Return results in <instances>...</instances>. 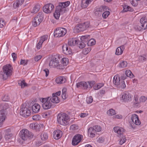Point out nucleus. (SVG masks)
<instances>
[{
    "instance_id": "34",
    "label": "nucleus",
    "mask_w": 147,
    "mask_h": 147,
    "mask_svg": "<svg viewBox=\"0 0 147 147\" xmlns=\"http://www.w3.org/2000/svg\"><path fill=\"white\" fill-rule=\"evenodd\" d=\"M41 140L43 141L47 140L48 138L47 134L46 133H42L40 135Z\"/></svg>"
},
{
    "instance_id": "46",
    "label": "nucleus",
    "mask_w": 147,
    "mask_h": 147,
    "mask_svg": "<svg viewBox=\"0 0 147 147\" xmlns=\"http://www.w3.org/2000/svg\"><path fill=\"white\" fill-rule=\"evenodd\" d=\"M110 13L109 11H107L104 12L102 14V17L105 18H107Z\"/></svg>"
},
{
    "instance_id": "18",
    "label": "nucleus",
    "mask_w": 147,
    "mask_h": 147,
    "mask_svg": "<svg viewBox=\"0 0 147 147\" xmlns=\"http://www.w3.org/2000/svg\"><path fill=\"white\" fill-rule=\"evenodd\" d=\"M53 137L56 140L60 138L62 136V132L59 130H57L54 131Z\"/></svg>"
},
{
    "instance_id": "57",
    "label": "nucleus",
    "mask_w": 147,
    "mask_h": 147,
    "mask_svg": "<svg viewBox=\"0 0 147 147\" xmlns=\"http://www.w3.org/2000/svg\"><path fill=\"white\" fill-rule=\"evenodd\" d=\"M147 98L145 97L144 96H141L140 99V102H144L146 100Z\"/></svg>"
},
{
    "instance_id": "19",
    "label": "nucleus",
    "mask_w": 147,
    "mask_h": 147,
    "mask_svg": "<svg viewBox=\"0 0 147 147\" xmlns=\"http://www.w3.org/2000/svg\"><path fill=\"white\" fill-rule=\"evenodd\" d=\"M2 106L3 107V109L0 111H2L3 113H4L5 114V117H6V115L7 114L6 110L9 108V106L8 103H4L2 104ZM1 115H4L3 113Z\"/></svg>"
},
{
    "instance_id": "36",
    "label": "nucleus",
    "mask_w": 147,
    "mask_h": 147,
    "mask_svg": "<svg viewBox=\"0 0 147 147\" xmlns=\"http://www.w3.org/2000/svg\"><path fill=\"white\" fill-rule=\"evenodd\" d=\"M107 114L110 116H112L115 115L116 113L115 110L111 109L109 110L107 112Z\"/></svg>"
},
{
    "instance_id": "29",
    "label": "nucleus",
    "mask_w": 147,
    "mask_h": 147,
    "mask_svg": "<svg viewBox=\"0 0 147 147\" xmlns=\"http://www.w3.org/2000/svg\"><path fill=\"white\" fill-rule=\"evenodd\" d=\"M90 1L88 0L85 1L82 0L81 2V6L83 8H85L87 7Z\"/></svg>"
},
{
    "instance_id": "55",
    "label": "nucleus",
    "mask_w": 147,
    "mask_h": 147,
    "mask_svg": "<svg viewBox=\"0 0 147 147\" xmlns=\"http://www.w3.org/2000/svg\"><path fill=\"white\" fill-rule=\"evenodd\" d=\"M78 128V126L76 125H72L70 127V129L73 130L77 129Z\"/></svg>"
},
{
    "instance_id": "51",
    "label": "nucleus",
    "mask_w": 147,
    "mask_h": 147,
    "mask_svg": "<svg viewBox=\"0 0 147 147\" xmlns=\"http://www.w3.org/2000/svg\"><path fill=\"white\" fill-rule=\"evenodd\" d=\"M31 125H33L34 129L36 130L38 129L40 127L39 125L36 123L31 124Z\"/></svg>"
},
{
    "instance_id": "44",
    "label": "nucleus",
    "mask_w": 147,
    "mask_h": 147,
    "mask_svg": "<svg viewBox=\"0 0 147 147\" xmlns=\"http://www.w3.org/2000/svg\"><path fill=\"white\" fill-rule=\"evenodd\" d=\"M28 60H27L22 59H21L20 62V65H25L27 64V63Z\"/></svg>"
},
{
    "instance_id": "54",
    "label": "nucleus",
    "mask_w": 147,
    "mask_h": 147,
    "mask_svg": "<svg viewBox=\"0 0 147 147\" xmlns=\"http://www.w3.org/2000/svg\"><path fill=\"white\" fill-rule=\"evenodd\" d=\"M120 87L122 88H125L126 85L124 81H121Z\"/></svg>"
},
{
    "instance_id": "42",
    "label": "nucleus",
    "mask_w": 147,
    "mask_h": 147,
    "mask_svg": "<svg viewBox=\"0 0 147 147\" xmlns=\"http://www.w3.org/2000/svg\"><path fill=\"white\" fill-rule=\"evenodd\" d=\"M90 50L91 48L88 47L87 49L86 48L84 49L82 51V53L84 54H86L88 53Z\"/></svg>"
},
{
    "instance_id": "26",
    "label": "nucleus",
    "mask_w": 147,
    "mask_h": 147,
    "mask_svg": "<svg viewBox=\"0 0 147 147\" xmlns=\"http://www.w3.org/2000/svg\"><path fill=\"white\" fill-rule=\"evenodd\" d=\"M24 0H17L13 4V7L15 8H18L24 2Z\"/></svg>"
},
{
    "instance_id": "14",
    "label": "nucleus",
    "mask_w": 147,
    "mask_h": 147,
    "mask_svg": "<svg viewBox=\"0 0 147 147\" xmlns=\"http://www.w3.org/2000/svg\"><path fill=\"white\" fill-rule=\"evenodd\" d=\"M82 138V135L79 134H76L73 138L72 145L74 146L77 145L81 141Z\"/></svg>"
},
{
    "instance_id": "15",
    "label": "nucleus",
    "mask_w": 147,
    "mask_h": 147,
    "mask_svg": "<svg viewBox=\"0 0 147 147\" xmlns=\"http://www.w3.org/2000/svg\"><path fill=\"white\" fill-rule=\"evenodd\" d=\"M54 8L53 5L51 3H49L45 5L43 7V10L46 13H51Z\"/></svg>"
},
{
    "instance_id": "53",
    "label": "nucleus",
    "mask_w": 147,
    "mask_h": 147,
    "mask_svg": "<svg viewBox=\"0 0 147 147\" xmlns=\"http://www.w3.org/2000/svg\"><path fill=\"white\" fill-rule=\"evenodd\" d=\"M140 60L142 61H144L147 59V56L145 55V57L142 56H140Z\"/></svg>"
},
{
    "instance_id": "21",
    "label": "nucleus",
    "mask_w": 147,
    "mask_h": 147,
    "mask_svg": "<svg viewBox=\"0 0 147 147\" xmlns=\"http://www.w3.org/2000/svg\"><path fill=\"white\" fill-rule=\"evenodd\" d=\"M77 88H81L84 89H87L88 88V85L86 82H81L78 83L76 84Z\"/></svg>"
},
{
    "instance_id": "60",
    "label": "nucleus",
    "mask_w": 147,
    "mask_h": 147,
    "mask_svg": "<svg viewBox=\"0 0 147 147\" xmlns=\"http://www.w3.org/2000/svg\"><path fill=\"white\" fill-rule=\"evenodd\" d=\"M12 136V134H6L5 136V137L6 139H8Z\"/></svg>"
},
{
    "instance_id": "13",
    "label": "nucleus",
    "mask_w": 147,
    "mask_h": 147,
    "mask_svg": "<svg viewBox=\"0 0 147 147\" xmlns=\"http://www.w3.org/2000/svg\"><path fill=\"white\" fill-rule=\"evenodd\" d=\"M67 30L66 29L62 28H59L56 29L54 33L55 37H60L62 36L66 33Z\"/></svg>"
},
{
    "instance_id": "27",
    "label": "nucleus",
    "mask_w": 147,
    "mask_h": 147,
    "mask_svg": "<svg viewBox=\"0 0 147 147\" xmlns=\"http://www.w3.org/2000/svg\"><path fill=\"white\" fill-rule=\"evenodd\" d=\"M88 132L91 138H93L95 136L96 133L95 129L92 127H90L88 130Z\"/></svg>"
},
{
    "instance_id": "22",
    "label": "nucleus",
    "mask_w": 147,
    "mask_h": 147,
    "mask_svg": "<svg viewBox=\"0 0 147 147\" xmlns=\"http://www.w3.org/2000/svg\"><path fill=\"white\" fill-rule=\"evenodd\" d=\"M32 109L33 112L36 113L39 111L40 109V106L38 104L35 103L32 105Z\"/></svg>"
},
{
    "instance_id": "9",
    "label": "nucleus",
    "mask_w": 147,
    "mask_h": 147,
    "mask_svg": "<svg viewBox=\"0 0 147 147\" xmlns=\"http://www.w3.org/2000/svg\"><path fill=\"white\" fill-rule=\"evenodd\" d=\"M89 23L88 22H85L82 24H79L75 26L74 28L75 32H79L83 31L88 28L89 27Z\"/></svg>"
},
{
    "instance_id": "62",
    "label": "nucleus",
    "mask_w": 147,
    "mask_h": 147,
    "mask_svg": "<svg viewBox=\"0 0 147 147\" xmlns=\"http://www.w3.org/2000/svg\"><path fill=\"white\" fill-rule=\"evenodd\" d=\"M39 116L38 115H34L32 117V119L34 120H37L39 119Z\"/></svg>"
},
{
    "instance_id": "23",
    "label": "nucleus",
    "mask_w": 147,
    "mask_h": 147,
    "mask_svg": "<svg viewBox=\"0 0 147 147\" xmlns=\"http://www.w3.org/2000/svg\"><path fill=\"white\" fill-rule=\"evenodd\" d=\"M78 41L75 38L70 39L68 40V45L72 46L76 45H78Z\"/></svg>"
},
{
    "instance_id": "49",
    "label": "nucleus",
    "mask_w": 147,
    "mask_h": 147,
    "mask_svg": "<svg viewBox=\"0 0 147 147\" xmlns=\"http://www.w3.org/2000/svg\"><path fill=\"white\" fill-rule=\"evenodd\" d=\"M9 96L8 95H5L2 98V100L4 101H7L9 100Z\"/></svg>"
},
{
    "instance_id": "30",
    "label": "nucleus",
    "mask_w": 147,
    "mask_h": 147,
    "mask_svg": "<svg viewBox=\"0 0 147 147\" xmlns=\"http://www.w3.org/2000/svg\"><path fill=\"white\" fill-rule=\"evenodd\" d=\"M3 113L4 115L5 114L2 111H0V127H1L3 124V122L4 121L5 119V115H1L2 113Z\"/></svg>"
},
{
    "instance_id": "7",
    "label": "nucleus",
    "mask_w": 147,
    "mask_h": 147,
    "mask_svg": "<svg viewBox=\"0 0 147 147\" xmlns=\"http://www.w3.org/2000/svg\"><path fill=\"white\" fill-rule=\"evenodd\" d=\"M114 131L118 134V136L121 138L119 142L120 144L122 145L126 141L125 137L123 136L124 129L122 127H117L113 128Z\"/></svg>"
},
{
    "instance_id": "33",
    "label": "nucleus",
    "mask_w": 147,
    "mask_h": 147,
    "mask_svg": "<svg viewBox=\"0 0 147 147\" xmlns=\"http://www.w3.org/2000/svg\"><path fill=\"white\" fill-rule=\"evenodd\" d=\"M125 74L126 75V76L128 77H129L130 78H132L134 76L133 74H132L131 71L129 70H126L125 71Z\"/></svg>"
},
{
    "instance_id": "16",
    "label": "nucleus",
    "mask_w": 147,
    "mask_h": 147,
    "mask_svg": "<svg viewBox=\"0 0 147 147\" xmlns=\"http://www.w3.org/2000/svg\"><path fill=\"white\" fill-rule=\"evenodd\" d=\"M122 98L123 101L125 102L130 101L131 99V95L128 92H125Z\"/></svg>"
},
{
    "instance_id": "40",
    "label": "nucleus",
    "mask_w": 147,
    "mask_h": 147,
    "mask_svg": "<svg viewBox=\"0 0 147 147\" xmlns=\"http://www.w3.org/2000/svg\"><path fill=\"white\" fill-rule=\"evenodd\" d=\"M131 4L133 6H136L138 4V1H140V0H129Z\"/></svg>"
},
{
    "instance_id": "47",
    "label": "nucleus",
    "mask_w": 147,
    "mask_h": 147,
    "mask_svg": "<svg viewBox=\"0 0 147 147\" xmlns=\"http://www.w3.org/2000/svg\"><path fill=\"white\" fill-rule=\"evenodd\" d=\"M47 36L46 35L43 36L41 37L40 41L41 42V44H42L43 42H44L47 39Z\"/></svg>"
},
{
    "instance_id": "8",
    "label": "nucleus",
    "mask_w": 147,
    "mask_h": 147,
    "mask_svg": "<svg viewBox=\"0 0 147 147\" xmlns=\"http://www.w3.org/2000/svg\"><path fill=\"white\" fill-rule=\"evenodd\" d=\"M29 107L26 103L23 104L22 105L21 111L20 113V115H23L24 117H27L30 115L31 112L28 109Z\"/></svg>"
},
{
    "instance_id": "25",
    "label": "nucleus",
    "mask_w": 147,
    "mask_h": 147,
    "mask_svg": "<svg viewBox=\"0 0 147 147\" xmlns=\"http://www.w3.org/2000/svg\"><path fill=\"white\" fill-rule=\"evenodd\" d=\"M66 81L65 78L63 76H60L56 78V82L57 84H63L65 83Z\"/></svg>"
},
{
    "instance_id": "45",
    "label": "nucleus",
    "mask_w": 147,
    "mask_h": 147,
    "mask_svg": "<svg viewBox=\"0 0 147 147\" xmlns=\"http://www.w3.org/2000/svg\"><path fill=\"white\" fill-rule=\"evenodd\" d=\"M93 101V99L91 96L87 98L86 101L88 104L91 103Z\"/></svg>"
},
{
    "instance_id": "52",
    "label": "nucleus",
    "mask_w": 147,
    "mask_h": 147,
    "mask_svg": "<svg viewBox=\"0 0 147 147\" xmlns=\"http://www.w3.org/2000/svg\"><path fill=\"white\" fill-rule=\"evenodd\" d=\"M95 128L94 129H95V132L100 131L101 130V127L100 126H98V125L95 126Z\"/></svg>"
},
{
    "instance_id": "2",
    "label": "nucleus",
    "mask_w": 147,
    "mask_h": 147,
    "mask_svg": "<svg viewBox=\"0 0 147 147\" xmlns=\"http://www.w3.org/2000/svg\"><path fill=\"white\" fill-rule=\"evenodd\" d=\"M70 4L69 1L60 3L59 5L56 7L54 16L57 19H58L61 14H62L67 11L66 7Z\"/></svg>"
},
{
    "instance_id": "43",
    "label": "nucleus",
    "mask_w": 147,
    "mask_h": 147,
    "mask_svg": "<svg viewBox=\"0 0 147 147\" xmlns=\"http://www.w3.org/2000/svg\"><path fill=\"white\" fill-rule=\"evenodd\" d=\"M146 21L147 19L146 17H144L141 18L140 20V22L141 25L143 24L146 22ZM145 23H146L145 22Z\"/></svg>"
},
{
    "instance_id": "48",
    "label": "nucleus",
    "mask_w": 147,
    "mask_h": 147,
    "mask_svg": "<svg viewBox=\"0 0 147 147\" xmlns=\"http://www.w3.org/2000/svg\"><path fill=\"white\" fill-rule=\"evenodd\" d=\"M134 28L136 30L139 31H141L143 29L142 27H141L138 25H135L134 27Z\"/></svg>"
},
{
    "instance_id": "61",
    "label": "nucleus",
    "mask_w": 147,
    "mask_h": 147,
    "mask_svg": "<svg viewBox=\"0 0 147 147\" xmlns=\"http://www.w3.org/2000/svg\"><path fill=\"white\" fill-rule=\"evenodd\" d=\"M43 71L45 73V76L46 77H47L48 76L49 73V69H45L43 70Z\"/></svg>"
},
{
    "instance_id": "6",
    "label": "nucleus",
    "mask_w": 147,
    "mask_h": 147,
    "mask_svg": "<svg viewBox=\"0 0 147 147\" xmlns=\"http://www.w3.org/2000/svg\"><path fill=\"white\" fill-rule=\"evenodd\" d=\"M20 137L24 140L30 139L33 136V134L27 129H23L20 133Z\"/></svg>"
},
{
    "instance_id": "12",
    "label": "nucleus",
    "mask_w": 147,
    "mask_h": 147,
    "mask_svg": "<svg viewBox=\"0 0 147 147\" xmlns=\"http://www.w3.org/2000/svg\"><path fill=\"white\" fill-rule=\"evenodd\" d=\"M43 18V14L42 12H39L37 16L35 17L33 21V25L36 27L42 22Z\"/></svg>"
},
{
    "instance_id": "17",
    "label": "nucleus",
    "mask_w": 147,
    "mask_h": 147,
    "mask_svg": "<svg viewBox=\"0 0 147 147\" xmlns=\"http://www.w3.org/2000/svg\"><path fill=\"white\" fill-rule=\"evenodd\" d=\"M63 51V53L66 55H69L72 53L71 49H68V45L67 44L63 45L62 47Z\"/></svg>"
},
{
    "instance_id": "35",
    "label": "nucleus",
    "mask_w": 147,
    "mask_h": 147,
    "mask_svg": "<svg viewBox=\"0 0 147 147\" xmlns=\"http://www.w3.org/2000/svg\"><path fill=\"white\" fill-rule=\"evenodd\" d=\"M96 43V41L95 40L93 39H89L88 40V41L87 43L88 45L89 46L90 45H94Z\"/></svg>"
},
{
    "instance_id": "58",
    "label": "nucleus",
    "mask_w": 147,
    "mask_h": 147,
    "mask_svg": "<svg viewBox=\"0 0 147 147\" xmlns=\"http://www.w3.org/2000/svg\"><path fill=\"white\" fill-rule=\"evenodd\" d=\"M146 23H145V22H144L143 24L141 25L142 27L143 28V29L145 30L147 29V22L146 21Z\"/></svg>"
},
{
    "instance_id": "20",
    "label": "nucleus",
    "mask_w": 147,
    "mask_h": 147,
    "mask_svg": "<svg viewBox=\"0 0 147 147\" xmlns=\"http://www.w3.org/2000/svg\"><path fill=\"white\" fill-rule=\"evenodd\" d=\"M113 83L117 86H118L120 84V77L118 75L114 76L113 78Z\"/></svg>"
},
{
    "instance_id": "38",
    "label": "nucleus",
    "mask_w": 147,
    "mask_h": 147,
    "mask_svg": "<svg viewBox=\"0 0 147 147\" xmlns=\"http://www.w3.org/2000/svg\"><path fill=\"white\" fill-rule=\"evenodd\" d=\"M104 84L103 83H99L96 85H95V86L93 87V88L94 89L98 90Z\"/></svg>"
},
{
    "instance_id": "50",
    "label": "nucleus",
    "mask_w": 147,
    "mask_h": 147,
    "mask_svg": "<svg viewBox=\"0 0 147 147\" xmlns=\"http://www.w3.org/2000/svg\"><path fill=\"white\" fill-rule=\"evenodd\" d=\"M19 84L21 86L22 88H24L26 86L27 84L24 81H21L20 83H19Z\"/></svg>"
},
{
    "instance_id": "1",
    "label": "nucleus",
    "mask_w": 147,
    "mask_h": 147,
    "mask_svg": "<svg viewBox=\"0 0 147 147\" xmlns=\"http://www.w3.org/2000/svg\"><path fill=\"white\" fill-rule=\"evenodd\" d=\"M40 101L43 103L42 107L44 109L47 110L54 107L53 103H57L60 101L59 98L55 93H53L52 97H48L47 98H40Z\"/></svg>"
},
{
    "instance_id": "11",
    "label": "nucleus",
    "mask_w": 147,
    "mask_h": 147,
    "mask_svg": "<svg viewBox=\"0 0 147 147\" xmlns=\"http://www.w3.org/2000/svg\"><path fill=\"white\" fill-rule=\"evenodd\" d=\"M131 121L130 122V126L133 128H135L136 125H139L141 122L139 120L138 116L136 114H134L131 116Z\"/></svg>"
},
{
    "instance_id": "24",
    "label": "nucleus",
    "mask_w": 147,
    "mask_h": 147,
    "mask_svg": "<svg viewBox=\"0 0 147 147\" xmlns=\"http://www.w3.org/2000/svg\"><path fill=\"white\" fill-rule=\"evenodd\" d=\"M125 49L124 45H122L118 47L116 50L115 54L117 55H121Z\"/></svg>"
},
{
    "instance_id": "28",
    "label": "nucleus",
    "mask_w": 147,
    "mask_h": 147,
    "mask_svg": "<svg viewBox=\"0 0 147 147\" xmlns=\"http://www.w3.org/2000/svg\"><path fill=\"white\" fill-rule=\"evenodd\" d=\"M1 53L3 55H5L7 53L8 49V46L7 45H4L2 48Z\"/></svg>"
},
{
    "instance_id": "4",
    "label": "nucleus",
    "mask_w": 147,
    "mask_h": 147,
    "mask_svg": "<svg viewBox=\"0 0 147 147\" xmlns=\"http://www.w3.org/2000/svg\"><path fill=\"white\" fill-rule=\"evenodd\" d=\"M69 117L65 113H59L57 116L58 123L62 125H66L68 124Z\"/></svg>"
},
{
    "instance_id": "37",
    "label": "nucleus",
    "mask_w": 147,
    "mask_h": 147,
    "mask_svg": "<svg viewBox=\"0 0 147 147\" xmlns=\"http://www.w3.org/2000/svg\"><path fill=\"white\" fill-rule=\"evenodd\" d=\"M39 6L38 5H36L34 7L33 10L31 11V12L36 13L39 11Z\"/></svg>"
},
{
    "instance_id": "64",
    "label": "nucleus",
    "mask_w": 147,
    "mask_h": 147,
    "mask_svg": "<svg viewBox=\"0 0 147 147\" xmlns=\"http://www.w3.org/2000/svg\"><path fill=\"white\" fill-rule=\"evenodd\" d=\"M42 45V44H41V42L39 41V42L37 45V48L38 49H40V48L41 47Z\"/></svg>"
},
{
    "instance_id": "32",
    "label": "nucleus",
    "mask_w": 147,
    "mask_h": 147,
    "mask_svg": "<svg viewBox=\"0 0 147 147\" xmlns=\"http://www.w3.org/2000/svg\"><path fill=\"white\" fill-rule=\"evenodd\" d=\"M123 10L122 11V12H127L128 11H133V9H132L131 7H130L129 6L125 5L123 6Z\"/></svg>"
},
{
    "instance_id": "63",
    "label": "nucleus",
    "mask_w": 147,
    "mask_h": 147,
    "mask_svg": "<svg viewBox=\"0 0 147 147\" xmlns=\"http://www.w3.org/2000/svg\"><path fill=\"white\" fill-rule=\"evenodd\" d=\"M88 115V114L87 113H81L80 114V116L81 117L83 118L86 117Z\"/></svg>"
},
{
    "instance_id": "10",
    "label": "nucleus",
    "mask_w": 147,
    "mask_h": 147,
    "mask_svg": "<svg viewBox=\"0 0 147 147\" xmlns=\"http://www.w3.org/2000/svg\"><path fill=\"white\" fill-rule=\"evenodd\" d=\"M90 38V35H86L82 36L80 38L81 41L80 42L78 41V45L79 48L80 49L84 48Z\"/></svg>"
},
{
    "instance_id": "59",
    "label": "nucleus",
    "mask_w": 147,
    "mask_h": 147,
    "mask_svg": "<svg viewBox=\"0 0 147 147\" xmlns=\"http://www.w3.org/2000/svg\"><path fill=\"white\" fill-rule=\"evenodd\" d=\"M11 56L13 58V60L14 61L17 58L16 54L14 53H13L11 54Z\"/></svg>"
},
{
    "instance_id": "5",
    "label": "nucleus",
    "mask_w": 147,
    "mask_h": 147,
    "mask_svg": "<svg viewBox=\"0 0 147 147\" xmlns=\"http://www.w3.org/2000/svg\"><path fill=\"white\" fill-rule=\"evenodd\" d=\"M59 59L57 56L53 57L51 60L49 62V66L59 69H63V66L62 64H59Z\"/></svg>"
},
{
    "instance_id": "31",
    "label": "nucleus",
    "mask_w": 147,
    "mask_h": 147,
    "mask_svg": "<svg viewBox=\"0 0 147 147\" xmlns=\"http://www.w3.org/2000/svg\"><path fill=\"white\" fill-rule=\"evenodd\" d=\"M69 62V60L67 58H63L62 59V62L61 64L62 66H63V69L64 68V66H66L68 64Z\"/></svg>"
},
{
    "instance_id": "3",
    "label": "nucleus",
    "mask_w": 147,
    "mask_h": 147,
    "mask_svg": "<svg viewBox=\"0 0 147 147\" xmlns=\"http://www.w3.org/2000/svg\"><path fill=\"white\" fill-rule=\"evenodd\" d=\"M13 69V67L9 64H7L3 66V71H1L0 74L2 75L3 80H6L11 75Z\"/></svg>"
},
{
    "instance_id": "41",
    "label": "nucleus",
    "mask_w": 147,
    "mask_h": 147,
    "mask_svg": "<svg viewBox=\"0 0 147 147\" xmlns=\"http://www.w3.org/2000/svg\"><path fill=\"white\" fill-rule=\"evenodd\" d=\"M97 141L99 143H102L105 140V138L101 136H98L96 139Z\"/></svg>"
},
{
    "instance_id": "39",
    "label": "nucleus",
    "mask_w": 147,
    "mask_h": 147,
    "mask_svg": "<svg viewBox=\"0 0 147 147\" xmlns=\"http://www.w3.org/2000/svg\"><path fill=\"white\" fill-rule=\"evenodd\" d=\"M127 62L123 61L119 65V67L121 68H124L127 66Z\"/></svg>"
},
{
    "instance_id": "56",
    "label": "nucleus",
    "mask_w": 147,
    "mask_h": 147,
    "mask_svg": "<svg viewBox=\"0 0 147 147\" xmlns=\"http://www.w3.org/2000/svg\"><path fill=\"white\" fill-rule=\"evenodd\" d=\"M42 57V56L41 55L37 56L34 58V61H37L40 60Z\"/></svg>"
}]
</instances>
